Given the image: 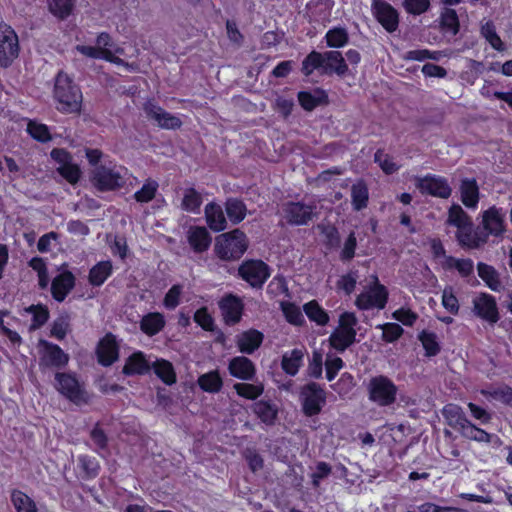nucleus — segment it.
I'll return each instance as SVG.
<instances>
[{"label": "nucleus", "mask_w": 512, "mask_h": 512, "mask_svg": "<svg viewBox=\"0 0 512 512\" xmlns=\"http://www.w3.org/2000/svg\"><path fill=\"white\" fill-rule=\"evenodd\" d=\"M303 311L311 322L319 326H325L329 323L330 317L328 312L316 300L305 303Z\"/></svg>", "instance_id": "obj_38"}, {"label": "nucleus", "mask_w": 512, "mask_h": 512, "mask_svg": "<svg viewBox=\"0 0 512 512\" xmlns=\"http://www.w3.org/2000/svg\"><path fill=\"white\" fill-rule=\"evenodd\" d=\"M374 162L377 163L386 175H392L400 168L389 154L384 153L382 149H378L374 154Z\"/></svg>", "instance_id": "obj_59"}, {"label": "nucleus", "mask_w": 512, "mask_h": 512, "mask_svg": "<svg viewBox=\"0 0 512 512\" xmlns=\"http://www.w3.org/2000/svg\"><path fill=\"white\" fill-rule=\"evenodd\" d=\"M418 339L425 350V356L430 358L440 353L441 346L434 332L422 330L418 334Z\"/></svg>", "instance_id": "obj_48"}, {"label": "nucleus", "mask_w": 512, "mask_h": 512, "mask_svg": "<svg viewBox=\"0 0 512 512\" xmlns=\"http://www.w3.org/2000/svg\"><path fill=\"white\" fill-rule=\"evenodd\" d=\"M166 325L165 317L160 312H149L142 316L139 327L142 333L153 337L160 333Z\"/></svg>", "instance_id": "obj_27"}, {"label": "nucleus", "mask_w": 512, "mask_h": 512, "mask_svg": "<svg viewBox=\"0 0 512 512\" xmlns=\"http://www.w3.org/2000/svg\"><path fill=\"white\" fill-rule=\"evenodd\" d=\"M328 341L331 348L343 353L356 342V335L336 328L329 336Z\"/></svg>", "instance_id": "obj_37"}, {"label": "nucleus", "mask_w": 512, "mask_h": 512, "mask_svg": "<svg viewBox=\"0 0 512 512\" xmlns=\"http://www.w3.org/2000/svg\"><path fill=\"white\" fill-rule=\"evenodd\" d=\"M271 273L272 268L262 259H245L237 269V277L256 290L263 288Z\"/></svg>", "instance_id": "obj_5"}, {"label": "nucleus", "mask_w": 512, "mask_h": 512, "mask_svg": "<svg viewBox=\"0 0 512 512\" xmlns=\"http://www.w3.org/2000/svg\"><path fill=\"white\" fill-rule=\"evenodd\" d=\"M193 319L204 331L213 332L216 329L214 318L205 306L195 311Z\"/></svg>", "instance_id": "obj_60"}, {"label": "nucleus", "mask_w": 512, "mask_h": 512, "mask_svg": "<svg viewBox=\"0 0 512 512\" xmlns=\"http://www.w3.org/2000/svg\"><path fill=\"white\" fill-rule=\"evenodd\" d=\"M416 186L422 194L436 198L448 199L452 194L448 179L436 174H426L418 180Z\"/></svg>", "instance_id": "obj_13"}, {"label": "nucleus", "mask_w": 512, "mask_h": 512, "mask_svg": "<svg viewBox=\"0 0 512 512\" xmlns=\"http://www.w3.org/2000/svg\"><path fill=\"white\" fill-rule=\"evenodd\" d=\"M481 34L486 39V41L497 51L504 50V44L500 38V36L497 34L495 26L492 22H486L481 27Z\"/></svg>", "instance_id": "obj_61"}, {"label": "nucleus", "mask_w": 512, "mask_h": 512, "mask_svg": "<svg viewBox=\"0 0 512 512\" xmlns=\"http://www.w3.org/2000/svg\"><path fill=\"white\" fill-rule=\"evenodd\" d=\"M75 284L76 277L71 271L65 270L57 274L51 282L52 298L59 303L63 302L74 289Z\"/></svg>", "instance_id": "obj_19"}, {"label": "nucleus", "mask_w": 512, "mask_h": 512, "mask_svg": "<svg viewBox=\"0 0 512 512\" xmlns=\"http://www.w3.org/2000/svg\"><path fill=\"white\" fill-rule=\"evenodd\" d=\"M144 110L147 117L157 121L159 127L163 129L176 130L179 129L182 125V121L178 117L165 111L160 106L148 103L145 105Z\"/></svg>", "instance_id": "obj_21"}, {"label": "nucleus", "mask_w": 512, "mask_h": 512, "mask_svg": "<svg viewBox=\"0 0 512 512\" xmlns=\"http://www.w3.org/2000/svg\"><path fill=\"white\" fill-rule=\"evenodd\" d=\"M298 102L305 111H313L316 107L328 103V95L325 90L317 88L315 95L309 91H299Z\"/></svg>", "instance_id": "obj_31"}, {"label": "nucleus", "mask_w": 512, "mask_h": 512, "mask_svg": "<svg viewBox=\"0 0 512 512\" xmlns=\"http://www.w3.org/2000/svg\"><path fill=\"white\" fill-rule=\"evenodd\" d=\"M40 345L43 347L39 361L41 368L54 367L62 369L67 366L69 355L65 353L59 345L46 340H41Z\"/></svg>", "instance_id": "obj_16"}, {"label": "nucleus", "mask_w": 512, "mask_h": 512, "mask_svg": "<svg viewBox=\"0 0 512 512\" xmlns=\"http://www.w3.org/2000/svg\"><path fill=\"white\" fill-rule=\"evenodd\" d=\"M443 268L445 270L456 269L462 277L466 278L473 274L474 263L470 258L457 259L453 256H447Z\"/></svg>", "instance_id": "obj_46"}, {"label": "nucleus", "mask_w": 512, "mask_h": 512, "mask_svg": "<svg viewBox=\"0 0 512 512\" xmlns=\"http://www.w3.org/2000/svg\"><path fill=\"white\" fill-rule=\"evenodd\" d=\"M98 363L103 367H109L119 358V345L116 336L108 332L98 342L96 347Z\"/></svg>", "instance_id": "obj_17"}, {"label": "nucleus", "mask_w": 512, "mask_h": 512, "mask_svg": "<svg viewBox=\"0 0 512 512\" xmlns=\"http://www.w3.org/2000/svg\"><path fill=\"white\" fill-rule=\"evenodd\" d=\"M460 199L468 209H476L480 200V191L475 178H463L459 185Z\"/></svg>", "instance_id": "obj_23"}, {"label": "nucleus", "mask_w": 512, "mask_h": 512, "mask_svg": "<svg viewBox=\"0 0 512 512\" xmlns=\"http://www.w3.org/2000/svg\"><path fill=\"white\" fill-rule=\"evenodd\" d=\"M447 224L455 227V239L464 250H476L487 243V234L475 227L472 218L459 204H452L448 209Z\"/></svg>", "instance_id": "obj_1"}, {"label": "nucleus", "mask_w": 512, "mask_h": 512, "mask_svg": "<svg viewBox=\"0 0 512 512\" xmlns=\"http://www.w3.org/2000/svg\"><path fill=\"white\" fill-rule=\"evenodd\" d=\"M325 56V72H334L340 77L347 74L348 65L340 51H326Z\"/></svg>", "instance_id": "obj_35"}, {"label": "nucleus", "mask_w": 512, "mask_h": 512, "mask_svg": "<svg viewBox=\"0 0 512 512\" xmlns=\"http://www.w3.org/2000/svg\"><path fill=\"white\" fill-rule=\"evenodd\" d=\"M238 396L247 400H256L264 392L263 384H251V383H235L233 386Z\"/></svg>", "instance_id": "obj_51"}, {"label": "nucleus", "mask_w": 512, "mask_h": 512, "mask_svg": "<svg viewBox=\"0 0 512 512\" xmlns=\"http://www.w3.org/2000/svg\"><path fill=\"white\" fill-rule=\"evenodd\" d=\"M53 97L60 112L71 114L81 111L82 91L73 78L63 70H60L55 76Z\"/></svg>", "instance_id": "obj_2"}, {"label": "nucleus", "mask_w": 512, "mask_h": 512, "mask_svg": "<svg viewBox=\"0 0 512 512\" xmlns=\"http://www.w3.org/2000/svg\"><path fill=\"white\" fill-rule=\"evenodd\" d=\"M75 0H48L50 12L57 18L67 19L73 12Z\"/></svg>", "instance_id": "obj_52"}, {"label": "nucleus", "mask_w": 512, "mask_h": 512, "mask_svg": "<svg viewBox=\"0 0 512 512\" xmlns=\"http://www.w3.org/2000/svg\"><path fill=\"white\" fill-rule=\"evenodd\" d=\"M205 219L208 227L214 232L224 231L227 220L220 205L210 202L205 207Z\"/></svg>", "instance_id": "obj_28"}, {"label": "nucleus", "mask_w": 512, "mask_h": 512, "mask_svg": "<svg viewBox=\"0 0 512 512\" xmlns=\"http://www.w3.org/2000/svg\"><path fill=\"white\" fill-rule=\"evenodd\" d=\"M151 369L154 374L167 386H172L177 382V374L173 364L164 358L156 359Z\"/></svg>", "instance_id": "obj_30"}, {"label": "nucleus", "mask_w": 512, "mask_h": 512, "mask_svg": "<svg viewBox=\"0 0 512 512\" xmlns=\"http://www.w3.org/2000/svg\"><path fill=\"white\" fill-rule=\"evenodd\" d=\"M374 281L368 290L361 292L355 300V305L359 310L365 311L373 308L382 310L386 307L389 292L385 285L379 282L377 276H373Z\"/></svg>", "instance_id": "obj_8"}, {"label": "nucleus", "mask_w": 512, "mask_h": 512, "mask_svg": "<svg viewBox=\"0 0 512 512\" xmlns=\"http://www.w3.org/2000/svg\"><path fill=\"white\" fill-rule=\"evenodd\" d=\"M327 393L323 385L315 381L307 382L299 389L301 412L306 417H314L321 413L326 405Z\"/></svg>", "instance_id": "obj_4"}, {"label": "nucleus", "mask_w": 512, "mask_h": 512, "mask_svg": "<svg viewBox=\"0 0 512 512\" xmlns=\"http://www.w3.org/2000/svg\"><path fill=\"white\" fill-rule=\"evenodd\" d=\"M113 265L110 260L96 263L89 270L88 281L94 287H100L112 275Z\"/></svg>", "instance_id": "obj_32"}, {"label": "nucleus", "mask_w": 512, "mask_h": 512, "mask_svg": "<svg viewBox=\"0 0 512 512\" xmlns=\"http://www.w3.org/2000/svg\"><path fill=\"white\" fill-rule=\"evenodd\" d=\"M382 330V340L385 343H394L404 334V329L394 322H387L378 326Z\"/></svg>", "instance_id": "obj_58"}, {"label": "nucleus", "mask_w": 512, "mask_h": 512, "mask_svg": "<svg viewBox=\"0 0 512 512\" xmlns=\"http://www.w3.org/2000/svg\"><path fill=\"white\" fill-rule=\"evenodd\" d=\"M442 415L445 418L447 424L460 432L470 424V420L465 415L462 407L457 404L449 403L446 404L442 409Z\"/></svg>", "instance_id": "obj_24"}, {"label": "nucleus", "mask_w": 512, "mask_h": 512, "mask_svg": "<svg viewBox=\"0 0 512 512\" xmlns=\"http://www.w3.org/2000/svg\"><path fill=\"white\" fill-rule=\"evenodd\" d=\"M229 374L242 381H251L256 376V366L246 356H235L228 363Z\"/></svg>", "instance_id": "obj_20"}, {"label": "nucleus", "mask_w": 512, "mask_h": 512, "mask_svg": "<svg viewBox=\"0 0 512 512\" xmlns=\"http://www.w3.org/2000/svg\"><path fill=\"white\" fill-rule=\"evenodd\" d=\"M20 52L19 39L11 25L0 22V66L8 68Z\"/></svg>", "instance_id": "obj_9"}, {"label": "nucleus", "mask_w": 512, "mask_h": 512, "mask_svg": "<svg viewBox=\"0 0 512 512\" xmlns=\"http://www.w3.org/2000/svg\"><path fill=\"white\" fill-rule=\"evenodd\" d=\"M315 205L304 202L288 201L283 205V217L286 222L293 226L307 225L315 216Z\"/></svg>", "instance_id": "obj_12"}, {"label": "nucleus", "mask_w": 512, "mask_h": 512, "mask_svg": "<svg viewBox=\"0 0 512 512\" xmlns=\"http://www.w3.org/2000/svg\"><path fill=\"white\" fill-rule=\"evenodd\" d=\"M464 438L476 441L479 443H491L493 437L498 438L496 435L488 433L482 428L477 427L471 421L470 424L462 431L461 434Z\"/></svg>", "instance_id": "obj_53"}, {"label": "nucleus", "mask_w": 512, "mask_h": 512, "mask_svg": "<svg viewBox=\"0 0 512 512\" xmlns=\"http://www.w3.org/2000/svg\"><path fill=\"white\" fill-rule=\"evenodd\" d=\"M372 12L377 22L388 33H394L399 27V12L390 3L384 0L372 1Z\"/></svg>", "instance_id": "obj_14"}, {"label": "nucleus", "mask_w": 512, "mask_h": 512, "mask_svg": "<svg viewBox=\"0 0 512 512\" xmlns=\"http://www.w3.org/2000/svg\"><path fill=\"white\" fill-rule=\"evenodd\" d=\"M325 41L330 48H342L349 42V34L344 27H333L326 32Z\"/></svg>", "instance_id": "obj_50"}, {"label": "nucleus", "mask_w": 512, "mask_h": 512, "mask_svg": "<svg viewBox=\"0 0 512 512\" xmlns=\"http://www.w3.org/2000/svg\"><path fill=\"white\" fill-rule=\"evenodd\" d=\"M197 384L203 392L215 394L222 390L223 379L219 370L215 369L200 375Z\"/></svg>", "instance_id": "obj_33"}, {"label": "nucleus", "mask_w": 512, "mask_h": 512, "mask_svg": "<svg viewBox=\"0 0 512 512\" xmlns=\"http://www.w3.org/2000/svg\"><path fill=\"white\" fill-rule=\"evenodd\" d=\"M187 239L189 245L195 253L206 252L212 242L210 233L203 226L191 227L188 231Z\"/></svg>", "instance_id": "obj_25"}, {"label": "nucleus", "mask_w": 512, "mask_h": 512, "mask_svg": "<svg viewBox=\"0 0 512 512\" xmlns=\"http://www.w3.org/2000/svg\"><path fill=\"white\" fill-rule=\"evenodd\" d=\"M90 181L100 192L116 191L125 184L119 171L105 165H99L92 171Z\"/></svg>", "instance_id": "obj_10"}, {"label": "nucleus", "mask_w": 512, "mask_h": 512, "mask_svg": "<svg viewBox=\"0 0 512 512\" xmlns=\"http://www.w3.org/2000/svg\"><path fill=\"white\" fill-rule=\"evenodd\" d=\"M26 311L32 314L31 330L41 328L48 321L50 316L47 306L42 304L31 305L26 309Z\"/></svg>", "instance_id": "obj_54"}, {"label": "nucleus", "mask_w": 512, "mask_h": 512, "mask_svg": "<svg viewBox=\"0 0 512 512\" xmlns=\"http://www.w3.org/2000/svg\"><path fill=\"white\" fill-rule=\"evenodd\" d=\"M57 172L60 176H62L68 183L75 185L79 182L81 178V169L79 165L73 163L72 161L64 166H59L57 168Z\"/></svg>", "instance_id": "obj_64"}, {"label": "nucleus", "mask_w": 512, "mask_h": 512, "mask_svg": "<svg viewBox=\"0 0 512 512\" xmlns=\"http://www.w3.org/2000/svg\"><path fill=\"white\" fill-rule=\"evenodd\" d=\"M252 411L265 425L272 426L278 416V408L271 401L258 400L253 403Z\"/></svg>", "instance_id": "obj_29"}, {"label": "nucleus", "mask_w": 512, "mask_h": 512, "mask_svg": "<svg viewBox=\"0 0 512 512\" xmlns=\"http://www.w3.org/2000/svg\"><path fill=\"white\" fill-rule=\"evenodd\" d=\"M151 365L144 352L135 351L126 359L122 373L125 376L146 375L150 372Z\"/></svg>", "instance_id": "obj_22"}, {"label": "nucleus", "mask_w": 512, "mask_h": 512, "mask_svg": "<svg viewBox=\"0 0 512 512\" xmlns=\"http://www.w3.org/2000/svg\"><path fill=\"white\" fill-rule=\"evenodd\" d=\"M76 49L82 55L93 59H103L110 63H118L120 61V59L116 57L114 53L108 48L89 45H78Z\"/></svg>", "instance_id": "obj_40"}, {"label": "nucleus", "mask_w": 512, "mask_h": 512, "mask_svg": "<svg viewBox=\"0 0 512 512\" xmlns=\"http://www.w3.org/2000/svg\"><path fill=\"white\" fill-rule=\"evenodd\" d=\"M219 308L225 323L227 325H235L242 318L244 303L239 296L229 293L219 301Z\"/></svg>", "instance_id": "obj_18"}, {"label": "nucleus", "mask_w": 512, "mask_h": 512, "mask_svg": "<svg viewBox=\"0 0 512 512\" xmlns=\"http://www.w3.org/2000/svg\"><path fill=\"white\" fill-rule=\"evenodd\" d=\"M158 187L159 185L155 180L149 179L134 193L133 197L138 203H148L155 198Z\"/></svg>", "instance_id": "obj_57"}, {"label": "nucleus", "mask_w": 512, "mask_h": 512, "mask_svg": "<svg viewBox=\"0 0 512 512\" xmlns=\"http://www.w3.org/2000/svg\"><path fill=\"white\" fill-rule=\"evenodd\" d=\"M482 231L489 236L503 237L506 232L505 214L502 208L491 206L482 213Z\"/></svg>", "instance_id": "obj_15"}, {"label": "nucleus", "mask_w": 512, "mask_h": 512, "mask_svg": "<svg viewBox=\"0 0 512 512\" xmlns=\"http://www.w3.org/2000/svg\"><path fill=\"white\" fill-rule=\"evenodd\" d=\"M264 335L257 329L244 331L237 339V347L243 354H253L263 343Z\"/></svg>", "instance_id": "obj_26"}, {"label": "nucleus", "mask_w": 512, "mask_h": 512, "mask_svg": "<svg viewBox=\"0 0 512 512\" xmlns=\"http://www.w3.org/2000/svg\"><path fill=\"white\" fill-rule=\"evenodd\" d=\"M281 311L286 321L294 326H302L305 324V319L301 309L293 302L282 301L280 303Z\"/></svg>", "instance_id": "obj_49"}, {"label": "nucleus", "mask_w": 512, "mask_h": 512, "mask_svg": "<svg viewBox=\"0 0 512 512\" xmlns=\"http://www.w3.org/2000/svg\"><path fill=\"white\" fill-rule=\"evenodd\" d=\"M77 462L83 478L94 479L98 476L100 464L95 457L87 454H81L78 456Z\"/></svg>", "instance_id": "obj_43"}, {"label": "nucleus", "mask_w": 512, "mask_h": 512, "mask_svg": "<svg viewBox=\"0 0 512 512\" xmlns=\"http://www.w3.org/2000/svg\"><path fill=\"white\" fill-rule=\"evenodd\" d=\"M225 212L230 222L237 225L245 219L247 207L239 198H228L225 202Z\"/></svg>", "instance_id": "obj_36"}, {"label": "nucleus", "mask_w": 512, "mask_h": 512, "mask_svg": "<svg viewBox=\"0 0 512 512\" xmlns=\"http://www.w3.org/2000/svg\"><path fill=\"white\" fill-rule=\"evenodd\" d=\"M478 276L483 280L485 285L492 291L499 292L502 288L499 273L497 270L484 262L477 264Z\"/></svg>", "instance_id": "obj_34"}, {"label": "nucleus", "mask_w": 512, "mask_h": 512, "mask_svg": "<svg viewBox=\"0 0 512 512\" xmlns=\"http://www.w3.org/2000/svg\"><path fill=\"white\" fill-rule=\"evenodd\" d=\"M326 56L325 52L320 53L315 50L311 51L302 61L301 72L304 76H310L314 70L319 68L325 69Z\"/></svg>", "instance_id": "obj_45"}, {"label": "nucleus", "mask_w": 512, "mask_h": 512, "mask_svg": "<svg viewBox=\"0 0 512 512\" xmlns=\"http://www.w3.org/2000/svg\"><path fill=\"white\" fill-rule=\"evenodd\" d=\"M203 203L202 195L193 187L187 188L181 202L182 210L197 214Z\"/></svg>", "instance_id": "obj_47"}, {"label": "nucleus", "mask_w": 512, "mask_h": 512, "mask_svg": "<svg viewBox=\"0 0 512 512\" xmlns=\"http://www.w3.org/2000/svg\"><path fill=\"white\" fill-rule=\"evenodd\" d=\"M27 132L33 139L41 143H47L52 139L48 126L34 120L28 122Z\"/></svg>", "instance_id": "obj_55"}, {"label": "nucleus", "mask_w": 512, "mask_h": 512, "mask_svg": "<svg viewBox=\"0 0 512 512\" xmlns=\"http://www.w3.org/2000/svg\"><path fill=\"white\" fill-rule=\"evenodd\" d=\"M303 352L300 349H293L282 356L281 368L289 376H295L302 365Z\"/></svg>", "instance_id": "obj_39"}, {"label": "nucleus", "mask_w": 512, "mask_h": 512, "mask_svg": "<svg viewBox=\"0 0 512 512\" xmlns=\"http://www.w3.org/2000/svg\"><path fill=\"white\" fill-rule=\"evenodd\" d=\"M472 311L476 317L490 324H496L500 319V313L496 298L487 293L481 292L472 300Z\"/></svg>", "instance_id": "obj_11"}, {"label": "nucleus", "mask_w": 512, "mask_h": 512, "mask_svg": "<svg viewBox=\"0 0 512 512\" xmlns=\"http://www.w3.org/2000/svg\"><path fill=\"white\" fill-rule=\"evenodd\" d=\"M249 248L247 235L239 228L224 232L215 238L213 253L222 262L239 261Z\"/></svg>", "instance_id": "obj_3"}, {"label": "nucleus", "mask_w": 512, "mask_h": 512, "mask_svg": "<svg viewBox=\"0 0 512 512\" xmlns=\"http://www.w3.org/2000/svg\"><path fill=\"white\" fill-rule=\"evenodd\" d=\"M440 27L454 36L459 33L460 22L456 10L448 7L443 9L440 14Z\"/></svg>", "instance_id": "obj_44"}, {"label": "nucleus", "mask_w": 512, "mask_h": 512, "mask_svg": "<svg viewBox=\"0 0 512 512\" xmlns=\"http://www.w3.org/2000/svg\"><path fill=\"white\" fill-rule=\"evenodd\" d=\"M90 438L95 445V452L102 455V451H107L108 437L105 431L100 427L99 423H97L90 431Z\"/></svg>", "instance_id": "obj_63"}, {"label": "nucleus", "mask_w": 512, "mask_h": 512, "mask_svg": "<svg viewBox=\"0 0 512 512\" xmlns=\"http://www.w3.org/2000/svg\"><path fill=\"white\" fill-rule=\"evenodd\" d=\"M266 293L271 299L280 295L289 296V288L285 277L281 274L274 276L267 286Z\"/></svg>", "instance_id": "obj_56"}, {"label": "nucleus", "mask_w": 512, "mask_h": 512, "mask_svg": "<svg viewBox=\"0 0 512 512\" xmlns=\"http://www.w3.org/2000/svg\"><path fill=\"white\" fill-rule=\"evenodd\" d=\"M367 392L371 402L380 407H387L395 403L398 388L389 377L377 375L369 380Z\"/></svg>", "instance_id": "obj_7"}, {"label": "nucleus", "mask_w": 512, "mask_h": 512, "mask_svg": "<svg viewBox=\"0 0 512 512\" xmlns=\"http://www.w3.org/2000/svg\"><path fill=\"white\" fill-rule=\"evenodd\" d=\"M369 201V191L363 181H359L351 187V203L355 211H361L367 207Z\"/></svg>", "instance_id": "obj_42"}, {"label": "nucleus", "mask_w": 512, "mask_h": 512, "mask_svg": "<svg viewBox=\"0 0 512 512\" xmlns=\"http://www.w3.org/2000/svg\"><path fill=\"white\" fill-rule=\"evenodd\" d=\"M10 499L16 512H38L35 501L19 489H13L11 491Z\"/></svg>", "instance_id": "obj_41"}, {"label": "nucleus", "mask_w": 512, "mask_h": 512, "mask_svg": "<svg viewBox=\"0 0 512 512\" xmlns=\"http://www.w3.org/2000/svg\"><path fill=\"white\" fill-rule=\"evenodd\" d=\"M357 238L354 231H351L345 239L339 254V259L343 262L351 261L356 255Z\"/></svg>", "instance_id": "obj_62"}, {"label": "nucleus", "mask_w": 512, "mask_h": 512, "mask_svg": "<svg viewBox=\"0 0 512 512\" xmlns=\"http://www.w3.org/2000/svg\"><path fill=\"white\" fill-rule=\"evenodd\" d=\"M56 389L66 399L76 405L88 404L91 395L81 384L74 373L57 372L55 374Z\"/></svg>", "instance_id": "obj_6"}]
</instances>
